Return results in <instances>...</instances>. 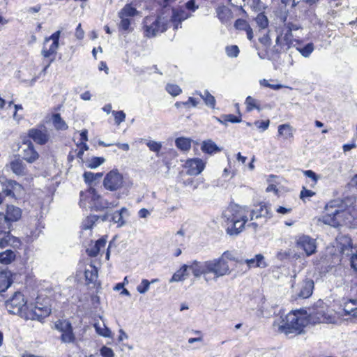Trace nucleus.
<instances>
[{
	"label": "nucleus",
	"instance_id": "26",
	"mask_svg": "<svg viewBox=\"0 0 357 357\" xmlns=\"http://www.w3.org/2000/svg\"><path fill=\"white\" fill-rule=\"evenodd\" d=\"M338 317L336 312L329 307H324V316L320 320H322V323L326 324H335L337 322Z\"/></svg>",
	"mask_w": 357,
	"mask_h": 357
},
{
	"label": "nucleus",
	"instance_id": "59",
	"mask_svg": "<svg viewBox=\"0 0 357 357\" xmlns=\"http://www.w3.org/2000/svg\"><path fill=\"white\" fill-rule=\"evenodd\" d=\"M100 354L103 357H114V356L113 350L105 346L101 348Z\"/></svg>",
	"mask_w": 357,
	"mask_h": 357
},
{
	"label": "nucleus",
	"instance_id": "29",
	"mask_svg": "<svg viewBox=\"0 0 357 357\" xmlns=\"http://www.w3.org/2000/svg\"><path fill=\"white\" fill-rule=\"evenodd\" d=\"M12 284L10 273H0V292L5 291Z\"/></svg>",
	"mask_w": 357,
	"mask_h": 357
},
{
	"label": "nucleus",
	"instance_id": "15",
	"mask_svg": "<svg viewBox=\"0 0 357 357\" xmlns=\"http://www.w3.org/2000/svg\"><path fill=\"white\" fill-rule=\"evenodd\" d=\"M296 245L298 248L304 250L307 256L314 254L317 248L315 240L305 235L298 237Z\"/></svg>",
	"mask_w": 357,
	"mask_h": 357
},
{
	"label": "nucleus",
	"instance_id": "45",
	"mask_svg": "<svg viewBox=\"0 0 357 357\" xmlns=\"http://www.w3.org/2000/svg\"><path fill=\"white\" fill-rule=\"evenodd\" d=\"M94 327L96 328V332L99 335L104 336V337H110L111 336V334H112L111 331L107 327H106L105 324H102V326H100L98 324H96L94 325Z\"/></svg>",
	"mask_w": 357,
	"mask_h": 357
},
{
	"label": "nucleus",
	"instance_id": "56",
	"mask_svg": "<svg viewBox=\"0 0 357 357\" xmlns=\"http://www.w3.org/2000/svg\"><path fill=\"white\" fill-rule=\"evenodd\" d=\"M121 19L119 27L120 29L124 30V31H130V20L128 19L127 17H120Z\"/></svg>",
	"mask_w": 357,
	"mask_h": 357
},
{
	"label": "nucleus",
	"instance_id": "55",
	"mask_svg": "<svg viewBox=\"0 0 357 357\" xmlns=\"http://www.w3.org/2000/svg\"><path fill=\"white\" fill-rule=\"evenodd\" d=\"M254 124L261 131H265L269 126L270 121H256Z\"/></svg>",
	"mask_w": 357,
	"mask_h": 357
},
{
	"label": "nucleus",
	"instance_id": "19",
	"mask_svg": "<svg viewBox=\"0 0 357 357\" xmlns=\"http://www.w3.org/2000/svg\"><path fill=\"white\" fill-rule=\"evenodd\" d=\"M314 289V281L311 279H305L301 284L300 290L298 294V297L307 298L310 297Z\"/></svg>",
	"mask_w": 357,
	"mask_h": 357
},
{
	"label": "nucleus",
	"instance_id": "48",
	"mask_svg": "<svg viewBox=\"0 0 357 357\" xmlns=\"http://www.w3.org/2000/svg\"><path fill=\"white\" fill-rule=\"evenodd\" d=\"M13 236L10 235V231L4 233V236L0 237V248L3 249L10 245Z\"/></svg>",
	"mask_w": 357,
	"mask_h": 357
},
{
	"label": "nucleus",
	"instance_id": "41",
	"mask_svg": "<svg viewBox=\"0 0 357 357\" xmlns=\"http://www.w3.org/2000/svg\"><path fill=\"white\" fill-rule=\"evenodd\" d=\"M105 159L102 157H93L86 162V167L90 169H96L102 163H104Z\"/></svg>",
	"mask_w": 357,
	"mask_h": 357
},
{
	"label": "nucleus",
	"instance_id": "54",
	"mask_svg": "<svg viewBox=\"0 0 357 357\" xmlns=\"http://www.w3.org/2000/svg\"><path fill=\"white\" fill-rule=\"evenodd\" d=\"M146 145L151 151L155 153H158L162 148L161 143L155 141H149L146 143Z\"/></svg>",
	"mask_w": 357,
	"mask_h": 357
},
{
	"label": "nucleus",
	"instance_id": "31",
	"mask_svg": "<svg viewBox=\"0 0 357 357\" xmlns=\"http://www.w3.org/2000/svg\"><path fill=\"white\" fill-rule=\"evenodd\" d=\"M216 13L219 20L225 23L229 20L231 17V13L229 9L225 6H220L216 9Z\"/></svg>",
	"mask_w": 357,
	"mask_h": 357
},
{
	"label": "nucleus",
	"instance_id": "2",
	"mask_svg": "<svg viewBox=\"0 0 357 357\" xmlns=\"http://www.w3.org/2000/svg\"><path fill=\"white\" fill-rule=\"evenodd\" d=\"M248 208L240 206L237 204H230L223 212L222 217L227 222H231V226L227 229V232L229 235H237L244 228L245 223L248 220Z\"/></svg>",
	"mask_w": 357,
	"mask_h": 357
},
{
	"label": "nucleus",
	"instance_id": "49",
	"mask_svg": "<svg viewBox=\"0 0 357 357\" xmlns=\"http://www.w3.org/2000/svg\"><path fill=\"white\" fill-rule=\"evenodd\" d=\"M150 284L151 282L148 280L143 279L141 283L137 287V291L139 294H144L149 291Z\"/></svg>",
	"mask_w": 357,
	"mask_h": 357
},
{
	"label": "nucleus",
	"instance_id": "10",
	"mask_svg": "<svg viewBox=\"0 0 357 357\" xmlns=\"http://www.w3.org/2000/svg\"><path fill=\"white\" fill-rule=\"evenodd\" d=\"M7 171H11L17 176H25L29 171L20 155H14L5 166Z\"/></svg>",
	"mask_w": 357,
	"mask_h": 357
},
{
	"label": "nucleus",
	"instance_id": "35",
	"mask_svg": "<svg viewBox=\"0 0 357 357\" xmlns=\"http://www.w3.org/2000/svg\"><path fill=\"white\" fill-rule=\"evenodd\" d=\"M195 94L200 96V97L204 100L205 104L212 108L215 107V99L213 96H212L207 90H206L202 94L200 91H196Z\"/></svg>",
	"mask_w": 357,
	"mask_h": 357
},
{
	"label": "nucleus",
	"instance_id": "23",
	"mask_svg": "<svg viewBox=\"0 0 357 357\" xmlns=\"http://www.w3.org/2000/svg\"><path fill=\"white\" fill-rule=\"evenodd\" d=\"M278 136L284 139H290L294 137V129L288 123L281 124L278 128Z\"/></svg>",
	"mask_w": 357,
	"mask_h": 357
},
{
	"label": "nucleus",
	"instance_id": "24",
	"mask_svg": "<svg viewBox=\"0 0 357 357\" xmlns=\"http://www.w3.org/2000/svg\"><path fill=\"white\" fill-rule=\"evenodd\" d=\"M264 259V256L261 254H258L255 255V258L247 259L244 262L248 265L249 268L252 267L265 268L267 266V264Z\"/></svg>",
	"mask_w": 357,
	"mask_h": 357
},
{
	"label": "nucleus",
	"instance_id": "22",
	"mask_svg": "<svg viewBox=\"0 0 357 357\" xmlns=\"http://www.w3.org/2000/svg\"><path fill=\"white\" fill-rule=\"evenodd\" d=\"M324 307H320L313 309V310L307 316L308 324H316L322 323V319L324 316Z\"/></svg>",
	"mask_w": 357,
	"mask_h": 357
},
{
	"label": "nucleus",
	"instance_id": "42",
	"mask_svg": "<svg viewBox=\"0 0 357 357\" xmlns=\"http://www.w3.org/2000/svg\"><path fill=\"white\" fill-rule=\"evenodd\" d=\"M86 280L89 282H94L98 278V271L95 267H91V269H86L84 272Z\"/></svg>",
	"mask_w": 357,
	"mask_h": 357
},
{
	"label": "nucleus",
	"instance_id": "28",
	"mask_svg": "<svg viewBox=\"0 0 357 357\" xmlns=\"http://www.w3.org/2000/svg\"><path fill=\"white\" fill-rule=\"evenodd\" d=\"M344 311L345 314L357 316V299H350L344 303Z\"/></svg>",
	"mask_w": 357,
	"mask_h": 357
},
{
	"label": "nucleus",
	"instance_id": "30",
	"mask_svg": "<svg viewBox=\"0 0 357 357\" xmlns=\"http://www.w3.org/2000/svg\"><path fill=\"white\" fill-rule=\"evenodd\" d=\"M192 140L186 137H178L175 140L176 146L182 151H188L191 148Z\"/></svg>",
	"mask_w": 357,
	"mask_h": 357
},
{
	"label": "nucleus",
	"instance_id": "60",
	"mask_svg": "<svg viewBox=\"0 0 357 357\" xmlns=\"http://www.w3.org/2000/svg\"><path fill=\"white\" fill-rule=\"evenodd\" d=\"M314 194L315 193L313 191L303 187V190L301 191L300 193V198L304 200L307 197H312L313 195H314Z\"/></svg>",
	"mask_w": 357,
	"mask_h": 357
},
{
	"label": "nucleus",
	"instance_id": "25",
	"mask_svg": "<svg viewBox=\"0 0 357 357\" xmlns=\"http://www.w3.org/2000/svg\"><path fill=\"white\" fill-rule=\"evenodd\" d=\"M106 244V239L101 238L96 241L94 245H90L86 249V252L90 257H96L102 248H104Z\"/></svg>",
	"mask_w": 357,
	"mask_h": 357
},
{
	"label": "nucleus",
	"instance_id": "4",
	"mask_svg": "<svg viewBox=\"0 0 357 357\" xmlns=\"http://www.w3.org/2000/svg\"><path fill=\"white\" fill-rule=\"evenodd\" d=\"M118 205L119 202L117 200L107 201L98 195L96 190L93 188H89L85 192H80L79 206L82 208L102 211L116 207Z\"/></svg>",
	"mask_w": 357,
	"mask_h": 357
},
{
	"label": "nucleus",
	"instance_id": "43",
	"mask_svg": "<svg viewBox=\"0 0 357 357\" xmlns=\"http://www.w3.org/2000/svg\"><path fill=\"white\" fill-rule=\"evenodd\" d=\"M10 224L4 216L3 213H0V232L6 233L10 231Z\"/></svg>",
	"mask_w": 357,
	"mask_h": 357
},
{
	"label": "nucleus",
	"instance_id": "34",
	"mask_svg": "<svg viewBox=\"0 0 357 357\" xmlns=\"http://www.w3.org/2000/svg\"><path fill=\"white\" fill-rule=\"evenodd\" d=\"M15 258V252L8 249L4 252H0V263L7 265L10 264Z\"/></svg>",
	"mask_w": 357,
	"mask_h": 357
},
{
	"label": "nucleus",
	"instance_id": "27",
	"mask_svg": "<svg viewBox=\"0 0 357 357\" xmlns=\"http://www.w3.org/2000/svg\"><path fill=\"white\" fill-rule=\"evenodd\" d=\"M188 269L190 270V264L181 266V268L174 273L172 278L169 280V282H175L182 281L185 279V276L188 275Z\"/></svg>",
	"mask_w": 357,
	"mask_h": 357
},
{
	"label": "nucleus",
	"instance_id": "50",
	"mask_svg": "<svg viewBox=\"0 0 357 357\" xmlns=\"http://www.w3.org/2000/svg\"><path fill=\"white\" fill-rule=\"evenodd\" d=\"M166 90L173 96H176L181 93V88L176 84H168L166 86Z\"/></svg>",
	"mask_w": 357,
	"mask_h": 357
},
{
	"label": "nucleus",
	"instance_id": "62",
	"mask_svg": "<svg viewBox=\"0 0 357 357\" xmlns=\"http://www.w3.org/2000/svg\"><path fill=\"white\" fill-rule=\"evenodd\" d=\"M350 264L351 268L354 271H357V254L356 252L354 251L352 254L350 255Z\"/></svg>",
	"mask_w": 357,
	"mask_h": 357
},
{
	"label": "nucleus",
	"instance_id": "40",
	"mask_svg": "<svg viewBox=\"0 0 357 357\" xmlns=\"http://www.w3.org/2000/svg\"><path fill=\"white\" fill-rule=\"evenodd\" d=\"M99 217L97 215H89L85 220H83L82 224V228L83 229H91L95 222L98 220Z\"/></svg>",
	"mask_w": 357,
	"mask_h": 357
},
{
	"label": "nucleus",
	"instance_id": "53",
	"mask_svg": "<svg viewBox=\"0 0 357 357\" xmlns=\"http://www.w3.org/2000/svg\"><path fill=\"white\" fill-rule=\"evenodd\" d=\"M234 26L236 29L245 31L250 26L245 20L238 19L234 23Z\"/></svg>",
	"mask_w": 357,
	"mask_h": 357
},
{
	"label": "nucleus",
	"instance_id": "9",
	"mask_svg": "<svg viewBox=\"0 0 357 357\" xmlns=\"http://www.w3.org/2000/svg\"><path fill=\"white\" fill-rule=\"evenodd\" d=\"M50 313L51 309L50 307L36 302L34 304H29L25 318L39 320L48 316Z\"/></svg>",
	"mask_w": 357,
	"mask_h": 357
},
{
	"label": "nucleus",
	"instance_id": "39",
	"mask_svg": "<svg viewBox=\"0 0 357 357\" xmlns=\"http://www.w3.org/2000/svg\"><path fill=\"white\" fill-rule=\"evenodd\" d=\"M47 43H44V47L42 50L41 54L45 58H48L52 54H55L56 53V50L59 48V45L56 43H54L50 45L49 48L46 47Z\"/></svg>",
	"mask_w": 357,
	"mask_h": 357
},
{
	"label": "nucleus",
	"instance_id": "14",
	"mask_svg": "<svg viewBox=\"0 0 357 357\" xmlns=\"http://www.w3.org/2000/svg\"><path fill=\"white\" fill-rule=\"evenodd\" d=\"M337 248L343 255L350 256L354 251L357 252L353 247L351 239L349 236L340 234L336 237Z\"/></svg>",
	"mask_w": 357,
	"mask_h": 357
},
{
	"label": "nucleus",
	"instance_id": "6",
	"mask_svg": "<svg viewBox=\"0 0 357 357\" xmlns=\"http://www.w3.org/2000/svg\"><path fill=\"white\" fill-rule=\"evenodd\" d=\"M338 202V201L333 200L328 203L325 207L326 213L319 219V221L334 227H337L345 213L344 210L337 206Z\"/></svg>",
	"mask_w": 357,
	"mask_h": 357
},
{
	"label": "nucleus",
	"instance_id": "44",
	"mask_svg": "<svg viewBox=\"0 0 357 357\" xmlns=\"http://www.w3.org/2000/svg\"><path fill=\"white\" fill-rule=\"evenodd\" d=\"M61 338L62 342L64 343L73 342L75 340V335L73 332V327H70L68 331L63 332Z\"/></svg>",
	"mask_w": 357,
	"mask_h": 357
},
{
	"label": "nucleus",
	"instance_id": "51",
	"mask_svg": "<svg viewBox=\"0 0 357 357\" xmlns=\"http://www.w3.org/2000/svg\"><path fill=\"white\" fill-rule=\"evenodd\" d=\"M226 54L229 57H237L239 54V48L237 45L227 46Z\"/></svg>",
	"mask_w": 357,
	"mask_h": 357
},
{
	"label": "nucleus",
	"instance_id": "17",
	"mask_svg": "<svg viewBox=\"0 0 357 357\" xmlns=\"http://www.w3.org/2000/svg\"><path fill=\"white\" fill-rule=\"evenodd\" d=\"M188 174L192 176L199 174L205 167V163L200 158L189 159L185 162Z\"/></svg>",
	"mask_w": 357,
	"mask_h": 357
},
{
	"label": "nucleus",
	"instance_id": "36",
	"mask_svg": "<svg viewBox=\"0 0 357 357\" xmlns=\"http://www.w3.org/2000/svg\"><path fill=\"white\" fill-rule=\"evenodd\" d=\"M21 185L16 182L15 181L10 180L8 181L6 188L3 189V192L5 194L6 196L8 197H14V192L17 188H20Z\"/></svg>",
	"mask_w": 357,
	"mask_h": 357
},
{
	"label": "nucleus",
	"instance_id": "57",
	"mask_svg": "<svg viewBox=\"0 0 357 357\" xmlns=\"http://www.w3.org/2000/svg\"><path fill=\"white\" fill-rule=\"evenodd\" d=\"M61 33V31L60 30L56 31V32L52 33L49 38H46L45 40V43H47L50 40H52L54 43H56L59 44V41Z\"/></svg>",
	"mask_w": 357,
	"mask_h": 357
},
{
	"label": "nucleus",
	"instance_id": "12",
	"mask_svg": "<svg viewBox=\"0 0 357 357\" xmlns=\"http://www.w3.org/2000/svg\"><path fill=\"white\" fill-rule=\"evenodd\" d=\"M249 213L251 220L264 219V220L259 223L261 225L265 223L268 219L271 218L273 216L271 206H268L266 204L262 203L256 206L255 208L252 209Z\"/></svg>",
	"mask_w": 357,
	"mask_h": 357
},
{
	"label": "nucleus",
	"instance_id": "21",
	"mask_svg": "<svg viewBox=\"0 0 357 357\" xmlns=\"http://www.w3.org/2000/svg\"><path fill=\"white\" fill-rule=\"evenodd\" d=\"M201 149L204 153L213 155L220 152L222 150V148L218 146L213 140L208 139L202 142Z\"/></svg>",
	"mask_w": 357,
	"mask_h": 357
},
{
	"label": "nucleus",
	"instance_id": "33",
	"mask_svg": "<svg viewBox=\"0 0 357 357\" xmlns=\"http://www.w3.org/2000/svg\"><path fill=\"white\" fill-rule=\"evenodd\" d=\"M138 14V11L135 8L132 7L131 4H126L125 6L120 10L118 15L119 17H134Z\"/></svg>",
	"mask_w": 357,
	"mask_h": 357
},
{
	"label": "nucleus",
	"instance_id": "3",
	"mask_svg": "<svg viewBox=\"0 0 357 357\" xmlns=\"http://www.w3.org/2000/svg\"><path fill=\"white\" fill-rule=\"evenodd\" d=\"M308 324L307 314L300 311L289 313L281 324L274 322L273 326H278V331L288 335H298L303 333V328Z\"/></svg>",
	"mask_w": 357,
	"mask_h": 357
},
{
	"label": "nucleus",
	"instance_id": "16",
	"mask_svg": "<svg viewBox=\"0 0 357 357\" xmlns=\"http://www.w3.org/2000/svg\"><path fill=\"white\" fill-rule=\"evenodd\" d=\"M191 17V14L187 13L183 9L174 8L172 9V14L169 22L172 24L174 30L181 27L183 21Z\"/></svg>",
	"mask_w": 357,
	"mask_h": 357
},
{
	"label": "nucleus",
	"instance_id": "58",
	"mask_svg": "<svg viewBox=\"0 0 357 357\" xmlns=\"http://www.w3.org/2000/svg\"><path fill=\"white\" fill-rule=\"evenodd\" d=\"M245 104L247 105V110L249 112L252 111L254 108H258L255 104V100L251 96L247 97Z\"/></svg>",
	"mask_w": 357,
	"mask_h": 357
},
{
	"label": "nucleus",
	"instance_id": "8",
	"mask_svg": "<svg viewBox=\"0 0 357 357\" xmlns=\"http://www.w3.org/2000/svg\"><path fill=\"white\" fill-rule=\"evenodd\" d=\"M123 177L117 169L108 172L103 180L104 187L110 191H116L123 186Z\"/></svg>",
	"mask_w": 357,
	"mask_h": 357
},
{
	"label": "nucleus",
	"instance_id": "47",
	"mask_svg": "<svg viewBox=\"0 0 357 357\" xmlns=\"http://www.w3.org/2000/svg\"><path fill=\"white\" fill-rule=\"evenodd\" d=\"M256 23L261 29H265L268 25V21L266 15L262 13L258 14L255 18Z\"/></svg>",
	"mask_w": 357,
	"mask_h": 357
},
{
	"label": "nucleus",
	"instance_id": "11",
	"mask_svg": "<svg viewBox=\"0 0 357 357\" xmlns=\"http://www.w3.org/2000/svg\"><path fill=\"white\" fill-rule=\"evenodd\" d=\"M27 135L29 138L39 145L47 144L50 139V132L44 126L29 130Z\"/></svg>",
	"mask_w": 357,
	"mask_h": 357
},
{
	"label": "nucleus",
	"instance_id": "38",
	"mask_svg": "<svg viewBox=\"0 0 357 357\" xmlns=\"http://www.w3.org/2000/svg\"><path fill=\"white\" fill-rule=\"evenodd\" d=\"M52 122L54 128L56 130H65L68 128V125L66 123L61 119L60 114H54L52 116Z\"/></svg>",
	"mask_w": 357,
	"mask_h": 357
},
{
	"label": "nucleus",
	"instance_id": "37",
	"mask_svg": "<svg viewBox=\"0 0 357 357\" xmlns=\"http://www.w3.org/2000/svg\"><path fill=\"white\" fill-rule=\"evenodd\" d=\"M102 176V173H93L91 172H85L83 174L85 183L89 185H92L96 181L99 180Z\"/></svg>",
	"mask_w": 357,
	"mask_h": 357
},
{
	"label": "nucleus",
	"instance_id": "32",
	"mask_svg": "<svg viewBox=\"0 0 357 357\" xmlns=\"http://www.w3.org/2000/svg\"><path fill=\"white\" fill-rule=\"evenodd\" d=\"M296 49L304 58H308L314 50V45L309 43L303 46L298 45Z\"/></svg>",
	"mask_w": 357,
	"mask_h": 357
},
{
	"label": "nucleus",
	"instance_id": "46",
	"mask_svg": "<svg viewBox=\"0 0 357 357\" xmlns=\"http://www.w3.org/2000/svg\"><path fill=\"white\" fill-rule=\"evenodd\" d=\"M70 327L71 324L66 320H59L55 323V328L61 333L68 331Z\"/></svg>",
	"mask_w": 357,
	"mask_h": 357
},
{
	"label": "nucleus",
	"instance_id": "61",
	"mask_svg": "<svg viewBox=\"0 0 357 357\" xmlns=\"http://www.w3.org/2000/svg\"><path fill=\"white\" fill-rule=\"evenodd\" d=\"M220 258H223V259H229L231 261H236V262H238V263H242L243 261H238L237 259H236V257L234 256V255L232 254V252H231L230 251H225L222 253V255L220 257Z\"/></svg>",
	"mask_w": 357,
	"mask_h": 357
},
{
	"label": "nucleus",
	"instance_id": "18",
	"mask_svg": "<svg viewBox=\"0 0 357 357\" xmlns=\"http://www.w3.org/2000/svg\"><path fill=\"white\" fill-rule=\"evenodd\" d=\"M130 216L129 211L126 207L116 211L110 214V220L117 225L118 227H122L126 224V219Z\"/></svg>",
	"mask_w": 357,
	"mask_h": 357
},
{
	"label": "nucleus",
	"instance_id": "63",
	"mask_svg": "<svg viewBox=\"0 0 357 357\" xmlns=\"http://www.w3.org/2000/svg\"><path fill=\"white\" fill-rule=\"evenodd\" d=\"M303 174L305 176L312 179L314 181L315 183L317 182L319 176L313 171H312V170L303 171Z\"/></svg>",
	"mask_w": 357,
	"mask_h": 357
},
{
	"label": "nucleus",
	"instance_id": "7",
	"mask_svg": "<svg viewBox=\"0 0 357 357\" xmlns=\"http://www.w3.org/2000/svg\"><path fill=\"white\" fill-rule=\"evenodd\" d=\"M5 305L10 314L25 317L29 304H26L24 295L20 291H16L10 299L6 301Z\"/></svg>",
	"mask_w": 357,
	"mask_h": 357
},
{
	"label": "nucleus",
	"instance_id": "5",
	"mask_svg": "<svg viewBox=\"0 0 357 357\" xmlns=\"http://www.w3.org/2000/svg\"><path fill=\"white\" fill-rule=\"evenodd\" d=\"M169 24V20L162 16L154 18L151 16L146 17L144 20L145 36L154 37L160 33L165 32Z\"/></svg>",
	"mask_w": 357,
	"mask_h": 357
},
{
	"label": "nucleus",
	"instance_id": "1",
	"mask_svg": "<svg viewBox=\"0 0 357 357\" xmlns=\"http://www.w3.org/2000/svg\"><path fill=\"white\" fill-rule=\"evenodd\" d=\"M190 271L195 278L204 276L206 282H216L218 278L231 273L228 262L223 258H215L204 261L197 260L190 263Z\"/></svg>",
	"mask_w": 357,
	"mask_h": 357
},
{
	"label": "nucleus",
	"instance_id": "20",
	"mask_svg": "<svg viewBox=\"0 0 357 357\" xmlns=\"http://www.w3.org/2000/svg\"><path fill=\"white\" fill-rule=\"evenodd\" d=\"M21 209L13 205L8 206L6 213H4V216L6 218L10 225H12V222L17 221L21 218Z\"/></svg>",
	"mask_w": 357,
	"mask_h": 357
},
{
	"label": "nucleus",
	"instance_id": "13",
	"mask_svg": "<svg viewBox=\"0 0 357 357\" xmlns=\"http://www.w3.org/2000/svg\"><path fill=\"white\" fill-rule=\"evenodd\" d=\"M21 157L22 160H24L30 164L35 162L39 158V153L29 139H24L22 142Z\"/></svg>",
	"mask_w": 357,
	"mask_h": 357
},
{
	"label": "nucleus",
	"instance_id": "64",
	"mask_svg": "<svg viewBox=\"0 0 357 357\" xmlns=\"http://www.w3.org/2000/svg\"><path fill=\"white\" fill-rule=\"evenodd\" d=\"M75 36L78 40H82L84 38V31L82 29L81 24H79L77 25L76 30H75Z\"/></svg>",
	"mask_w": 357,
	"mask_h": 357
},
{
	"label": "nucleus",
	"instance_id": "52",
	"mask_svg": "<svg viewBox=\"0 0 357 357\" xmlns=\"http://www.w3.org/2000/svg\"><path fill=\"white\" fill-rule=\"evenodd\" d=\"M112 114L114 116V120L116 125H120L121 123L125 121L126 114L123 111H113Z\"/></svg>",
	"mask_w": 357,
	"mask_h": 357
}]
</instances>
